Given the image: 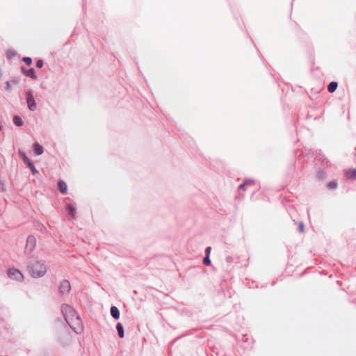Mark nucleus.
Returning a JSON list of instances; mask_svg holds the SVG:
<instances>
[{"mask_svg": "<svg viewBox=\"0 0 356 356\" xmlns=\"http://www.w3.org/2000/svg\"><path fill=\"white\" fill-rule=\"evenodd\" d=\"M24 163H26L28 168L31 170L33 175L38 174V171L36 170L34 164L30 161L29 157H24Z\"/></svg>", "mask_w": 356, "mask_h": 356, "instance_id": "nucleus-9", "label": "nucleus"}, {"mask_svg": "<svg viewBox=\"0 0 356 356\" xmlns=\"http://www.w3.org/2000/svg\"><path fill=\"white\" fill-rule=\"evenodd\" d=\"M337 181L336 180L330 181L327 184V187L330 189L335 188L337 187Z\"/></svg>", "mask_w": 356, "mask_h": 356, "instance_id": "nucleus-23", "label": "nucleus"}, {"mask_svg": "<svg viewBox=\"0 0 356 356\" xmlns=\"http://www.w3.org/2000/svg\"><path fill=\"white\" fill-rule=\"evenodd\" d=\"M110 312H111V316L114 319H115V320L119 319L120 313V311H119V309H118V308L117 307L111 306Z\"/></svg>", "mask_w": 356, "mask_h": 356, "instance_id": "nucleus-15", "label": "nucleus"}, {"mask_svg": "<svg viewBox=\"0 0 356 356\" xmlns=\"http://www.w3.org/2000/svg\"><path fill=\"white\" fill-rule=\"evenodd\" d=\"M321 154V153L320 150L318 152L316 150V152H313V154H315L316 156H319Z\"/></svg>", "mask_w": 356, "mask_h": 356, "instance_id": "nucleus-30", "label": "nucleus"}, {"mask_svg": "<svg viewBox=\"0 0 356 356\" xmlns=\"http://www.w3.org/2000/svg\"><path fill=\"white\" fill-rule=\"evenodd\" d=\"M344 175L348 179L354 181L356 179V169L346 170Z\"/></svg>", "mask_w": 356, "mask_h": 356, "instance_id": "nucleus-8", "label": "nucleus"}, {"mask_svg": "<svg viewBox=\"0 0 356 356\" xmlns=\"http://www.w3.org/2000/svg\"><path fill=\"white\" fill-rule=\"evenodd\" d=\"M316 176L318 179H323L326 177V172L323 170H320L318 171Z\"/></svg>", "mask_w": 356, "mask_h": 356, "instance_id": "nucleus-19", "label": "nucleus"}, {"mask_svg": "<svg viewBox=\"0 0 356 356\" xmlns=\"http://www.w3.org/2000/svg\"><path fill=\"white\" fill-rule=\"evenodd\" d=\"M44 65V62L42 60L40 59L36 62V67L38 68H41Z\"/></svg>", "mask_w": 356, "mask_h": 356, "instance_id": "nucleus-26", "label": "nucleus"}, {"mask_svg": "<svg viewBox=\"0 0 356 356\" xmlns=\"http://www.w3.org/2000/svg\"><path fill=\"white\" fill-rule=\"evenodd\" d=\"M24 63H25L26 65L30 66L33 63L32 58L30 57H24Z\"/></svg>", "mask_w": 356, "mask_h": 356, "instance_id": "nucleus-24", "label": "nucleus"}, {"mask_svg": "<svg viewBox=\"0 0 356 356\" xmlns=\"http://www.w3.org/2000/svg\"><path fill=\"white\" fill-rule=\"evenodd\" d=\"M26 102L29 108L31 111H34L36 109L37 106L34 97L31 92H29L27 94Z\"/></svg>", "mask_w": 356, "mask_h": 356, "instance_id": "nucleus-6", "label": "nucleus"}, {"mask_svg": "<svg viewBox=\"0 0 356 356\" xmlns=\"http://www.w3.org/2000/svg\"><path fill=\"white\" fill-rule=\"evenodd\" d=\"M66 323L76 333L79 334L83 331L82 321L78 314Z\"/></svg>", "mask_w": 356, "mask_h": 356, "instance_id": "nucleus-2", "label": "nucleus"}, {"mask_svg": "<svg viewBox=\"0 0 356 356\" xmlns=\"http://www.w3.org/2000/svg\"><path fill=\"white\" fill-rule=\"evenodd\" d=\"M211 250V248L210 246L206 248V249H205V254H206V255L209 256Z\"/></svg>", "mask_w": 356, "mask_h": 356, "instance_id": "nucleus-27", "label": "nucleus"}, {"mask_svg": "<svg viewBox=\"0 0 356 356\" xmlns=\"http://www.w3.org/2000/svg\"><path fill=\"white\" fill-rule=\"evenodd\" d=\"M243 183L245 184V186H253L254 184L255 181L254 179H245L244 180Z\"/></svg>", "mask_w": 356, "mask_h": 356, "instance_id": "nucleus-20", "label": "nucleus"}, {"mask_svg": "<svg viewBox=\"0 0 356 356\" xmlns=\"http://www.w3.org/2000/svg\"><path fill=\"white\" fill-rule=\"evenodd\" d=\"M291 29H292L293 31L294 32V33L296 34V35L298 38H300L301 35L302 33H305L304 31H302V29L299 26V24H298L296 22H294L292 24Z\"/></svg>", "mask_w": 356, "mask_h": 356, "instance_id": "nucleus-10", "label": "nucleus"}, {"mask_svg": "<svg viewBox=\"0 0 356 356\" xmlns=\"http://www.w3.org/2000/svg\"><path fill=\"white\" fill-rule=\"evenodd\" d=\"M6 54V56L8 59H10L13 57H15L16 56V51L11 50V49L7 50Z\"/></svg>", "mask_w": 356, "mask_h": 356, "instance_id": "nucleus-18", "label": "nucleus"}, {"mask_svg": "<svg viewBox=\"0 0 356 356\" xmlns=\"http://www.w3.org/2000/svg\"><path fill=\"white\" fill-rule=\"evenodd\" d=\"M298 230L300 233H303L305 230V225L303 222H298Z\"/></svg>", "mask_w": 356, "mask_h": 356, "instance_id": "nucleus-25", "label": "nucleus"}, {"mask_svg": "<svg viewBox=\"0 0 356 356\" xmlns=\"http://www.w3.org/2000/svg\"><path fill=\"white\" fill-rule=\"evenodd\" d=\"M3 129V125L0 123V131Z\"/></svg>", "mask_w": 356, "mask_h": 356, "instance_id": "nucleus-32", "label": "nucleus"}, {"mask_svg": "<svg viewBox=\"0 0 356 356\" xmlns=\"http://www.w3.org/2000/svg\"><path fill=\"white\" fill-rule=\"evenodd\" d=\"M71 290V285L68 280H63L60 282L59 285V293L61 295H65L69 293Z\"/></svg>", "mask_w": 356, "mask_h": 356, "instance_id": "nucleus-4", "label": "nucleus"}, {"mask_svg": "<svg viewBox=\"0 0 356 356\" xmlns=\"http://www.w3.org/2000/svg\"><path fill=\"white\" fill-rule=\"evenodd\" d=\"M66 211L72 218H74L76 216V207L73 204H67Z\"/></svg>", "mask_w": 356, "mask_h": 356, "instance_id": "nucleus-11", "label": "nucleus"}, {"mask_svg": "<svg viewBox=\"0 0 356 356\" xmlns=\"http://www.w3.org/2000/svg\"><path fill=\"white\" fill-rule=\"evenodd\" d=\"M338 86V83L336 81H332L330 82L327 86V90L329 92L332 93L334 92Z\"/></svg>", "mask_w": 356, "mask_h": 356, "instance_id": "nucleus-16", "label": "nucleus"}, {"mask_svg": "<svg viewBox=\"0 0 356 356\" xmlns=\"http://www.w3.org/2000/svg\"><path fill=\"white\" fill-rule=\"evenodd\" d=\"M33 149L34 153L38 156L41 155L44 152L43 147L41 145H40L38 142H35L33 145Z\"/></svg>", "mask_w": 356, "mask_h": 356, "instance_id": "nucleus-13", "label": "nucleus"}, {"mask_svg": "<svg viewBox=\"0 0 356 356\" xmlns=\"http://www.w3.org/2000/svg\"><path fill=\"white\" fill-rule=\"evenodd\" d=\"M6 84H7V88H8V89H9V88H10V83H9V82H7V83H6Z\"/></svg>", "mask_w": 356, "mask_h": 356, "instance_id": "nucleus-31", "label": "nucleus"}, {"mask_svg": "<svg viewBox=\"0 0 356 356\" xmlns=\"http://www.w3.org/2000/svg\"><path fill=\"white\" fill-rule=\"evenodd\" d=\"M24 75L30 77L33 80H35L38 78L34 68H30L29 70L24 69Z\"/></svg>", "mask_w": 356, "mask_h": 356, "instance_id": "nucleus-12", "label": "nucleus"}, {"mask_svg": "<svg viewBox=\"0 0 356 356\" xmlns=\"http://www.w3.org/2000/svg\"><path fill=\"white\" fill-rule=\"evenodd\" d=\"M116 329L120 338H123L124 336V332L122 325L120 323H118L116 325Z\"/></svg>", "mask_w": 356, "mask_h": 356, "instance_id": "nucleus-17", "label": "nucleus"}, {"mask_svg": "<svg viewBox=\"0 0 356 356\" xmlns=\"http://www.w3.org/2000/svg\"><path fill=\"white\" fill-rule=\"evenodd\" d=\"M14 123L17 126H21L22 125V119L18 116H15L13 118Z\"/></svg>", "mask_w": 356, "mask_h": 356, "instance_id": "nucleus-22", "label": "nucleus"}, {"mask_svg": "<svg viewBox=\"0 0 356 356\" xmlns=\"http://www.w3.org/2000/svg\"><path fill=\"white\" fill-rule=\"evenodd\" d=\"M28 270L34 278L41 277L44 276L47 272L46 265L39 261H32L27 266Z\"/></svg>", "mask_w": 356, "mask_h": 356, "instance_id": "nucleus-1", "label": "nucleus"}, {"mask_svg": "<svg viewBox=\"0 0 356 356\" xmlns=\"http://www.w3.org/2000/svg\"><path fill=\"white\" fill-rule=\"evenodd\" d=\"M61 312L66 322L72 319L77 313L70 305L63 304L61 306Z\"/></svg>", "mask_w": 356, "mask_h": 356, "instance_id": "nucleus-3", "label": "nucleus"}, {"mask_svg": "<svg viewBox=\"0 0 356 356\" xmlns=\"http://www.w3.org/2000/svg\"><path fill=\"white\" fill-rule=\"evenodd\" d=\"M245 187L246 186H245V184L243 182L241 184L239 185L238 188L241 190L245 191Z\"/></svg>", "mask_w": 356, "mask_h": 356, "instance_id": "nucleus-29", "label": "nucleus"}, {"mask_svg": "<svg viewBox=\"0 0 356 356\" xmlns=\"http://www.w3.org/2000/svg\"><path fill=\"white\" fill-rule=\"evenodd\" d=\"M58 188L59 191L62 194H66L67 191V184L63 180H60L58 182Z\"/></svg>", "mask_w": 356, "mask_h": 356, "instance_id": "nucleus-14", "label": "nucleus"}, {"mask_svg": "<svg viewBox=\"0 0 356 356\" xmlns=\"http://www.w3.org/2000/svg\"><path fill=\"white\" fill-rule=\"evenodd\" d=\"M36 245V238L35 236L30 235L27 237L26 243V251L28 252H31L35 248Z\"/></svg>", "mask_w": 356, "mask_h": 356, "instance_id": "nucleus-5", "label": "nucleus"}, {"mask_svg": "<svg viewBox=\"0 0 356 356\" xmlns=\"http://www.w3.org/2000/svg\"><path fill=\"white\" fill-rule=\"evenodd\" d=\"M203 264H204L205 266H210L211 265V259L209 258V256L208 255H206L204 259H203V261H202Z\"/></svg>", "mask_w": 356, "mask_h": 356, "instance_id": "nucleus-21", "label": "nucleus"}, {"mask_svg": "<svg viewBox=\"0 0 356 356\" xmlns=\"http://www.w3.org/2000/svg\"><path fill=\"white\" fill-rule=\"evenodd\" d=\"M8 275L12 280H18L22 276V273L17 269L10 268L8 271Z\"/></svg>", "mask_w": 356, "mask_h": 356, "instance_id": "nucleus-7", "label": "nucleus"}, {"mask_svg": "<svg viewBox=\"0 0 356 356\" xmlns=\"http://www.w3.org/2000/svg\"><path fill=\"white\" fill-rule=\"evenodd\" d=\"M226 261H227V263H231V262H232V261H233V258H232V257H231V256H228V257H226Z\"/></svg>", "mask_w": 356, "mask_h": 356, "instance_id": "nucleus-28", "label": "nucleus"}]
</instances>
